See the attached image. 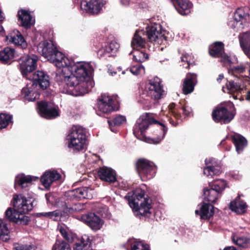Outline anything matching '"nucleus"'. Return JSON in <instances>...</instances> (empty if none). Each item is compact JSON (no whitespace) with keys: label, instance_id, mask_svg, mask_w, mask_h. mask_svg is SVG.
<instances>
[{"label":"nucleus","instance_id":"nucleus-36","mask_svg":"<svg viewBox=\"0 0 250 250\" xmlns=\"http://www.w3.org/2000/svg\"><path fill=\"white\" fill-rule=\"evenodd\" d=\"M18 15L20 24L25 28L30 27L34 23V19L28 11L22 9L19 10Z\"/></svg>","mask_w":250,"mask_h":250},{"label":"nucleus","instance_id":"nucleus-61","mask_svg":"<svg viewBox=\"0 0 250 250\" xmlns=\"http://www.w3.org/2000/svg\"><path fill=\"white\" fill-rule=\"evenodd\" d=\"M111 75L113 76V75L115 74L116 73L115 72H113V73L111 72Z\"/></svg>","mask_w":250,"mask_h":250},{"label":"nucleus","instance_id":"nucleus-40","mask_svg":"<svg viewBox=\"0 0 250 250\" xmlns=\"http://www.w3.org/2000/svg\"><path fill=\"white\" fill-rule=\"evenodd\" d=\"M91 245L90 236L84 234L82 236L81 240L76 243L74 247V250H88Z\"/></svg>","mask_w":250,"mask_h":250},{"label":"nucleus","instance_id":"nucleus-8","mask_svg":"<svg viewBox=\"0 0 250 250\" xmlns=\"http://www.w3.org/2000/svg\"><path fill=\"white\" fill-rule=\"evenodd\" d=\"M235 115L234 106L231 102L218 105L212 113V119L215 122L225 124L229 123Z\"/></svg>","mask_w":250,"mask_h":250},{"label":"nucleus","instance_id":"nucleus-63","mask_svg":"<svg viewBox=\"0 0 250 250\" xmlns=\"http://www.w3.org/2000/svg\"><path fill=\"white\" fill-rule=\"evenodd\" d=\"M122 73H123V74H125V72H124V71H123V72H122Z\"/></svg>","mask_w":250,"mask_h":250},{"label":"nucleus","instance_id":"nucleus-3","mask_svg":"<svg viewBox=\"0 0 250 250\" xmlns=\"http://www.w3.org/2000/svg\"><path fill=\"white\" fill-rule=\"evenodd\" d=\"M61 73L64 81L69 87L70 94L74 96H83L88 93L94 85L93 81H84L65 67Z\"/></svg>","mask_w":250,"mask_h":250},{"label":"nucleus","instance_id":"nucleus-33","mask_svg":"<svg viewBox=\"0 0 250 250\" xmlns=\"http://www.w3.org/2000/svg\"><path fill=\"white\" fill-rule=\"evenodd\" d=\"M6 39L9 42L21 46L22 48H25L27 45L23 37L18 30H14L9 35L6 36Z\"/></svg>","mask_w":250,"mask_h":250},{"label":"nucleus","instance_id":"nucleus-58","mask_svg":"<svg viewBox=\"0 0 250 250\" xmlns=\"http://www.w3.org/2000/svg\"><path fill=\"white\" fill-rule=\"evenodd\" d=\"M223 78H224L223 75V74H220L219 75L218 78L217 79V82L220 83L221 81V80L223 79Z\"/></svg>","mask_w":250,"mask_h":250},{"label":"nucleus","instance_id":"nucleus-16","mask_svg":"<svg viewBox=\"0 0 250 250\" xmlns=\"http://www.w3.org/2000/svg\"><path fill=\"white\" fill-rule=\"evenodd\" d=\"M38 112L43 118L47 119L55 118L60 115L59 109L46 102L42 101L38 103Z\"/></svg>","mask_w":250,"mask_h":250},{"label":"nucleus","instance_id":"nucleus-29","mask_svg":"<svg viewBox=\"0 0 250 250\" xmlns=\"http://www.w3.org/2000/svg\"><path fill=\"white\" fill-rule=\"evenodd\" d=\"M197 82V76L194 73L187 74L183 84V91L185 94L191 93Z\"/></svg>","mask_w":250,"mask_h":250},{"label":"nucleus","instance_id":"nucleus-39","mask_svg":"<svg viewBox=\"0 0 250 250\" xmlns=\"http://www.w3.org/2000/svg\"><path fill=\"white\" fill-rule=\"evenodd\" d=\"M15 50L10 47L5 48L0 51V61L3 63H10L14 57Z\"/></svg>","mask_w":250,"mask_h":250},{"label":"nucleus","instance_id":"nucleus-59","mask_svg":"<svg viewBox=\"0 0 250 250\" xmlns=\"http://www.w3.org/2000/svg\"><path fill=\"white\" fill-rule=\"evenodd\" d=\"M232 177H233V178L235 179H238L240 177V176L239 175H237V176H235L234 175H232Z\"/></svg>","mask_w":250,"mask_h":250},{"label":"nucleus","instance_id":"nucleus-4","mask_svg":"<svg viewBox=\"0 0 250 250\" xmlns=\"http://www.w3.org/2000/svg\"><path fill=\"white\" fill-rule=\"evenodd\" d=\"M145 190L141 188H136L132 193H128L125 198L132 210L136 212V215L149 217L151 213V200L145 197Z\"/></svg>","mask_w":250,"mask_h":250},{"label":"nucleus","instance_id":"nucleus-34","mask_svg":"<svg viewBox=\"0 0 250 250\" xmlns=\"http://www.w3.org/2000/svg\"><path fill=\"white\" fill-rule=\"evenodd\" d=\"M119 47V44L116 42H112L104 47L99 49L98 51V55L101 57L112 56L118 51Z\"/></svg>","mask_w":250,"mask_h":250},{"label":"nucleus","instance_id":"nucleus-2","mask_svg":"<svg viewBox=\"0 0 250 250\" xmlns=\"http://www.w3.org/2000/svg\"><path fill=\"white\" fill-rule=\"evenodd\" d=\"M27 79L30 81L22 89L21 94L26 100L34 101L39 98L38 87L45 89L49 85V76L43 71H37L30 74Z\"/></svg>","mask_w":250,"mask_h":250},{"label":"nucleus","instance_id":"nucleus-14","mask_svg":"<svg viewBox=\"0 0 250 250\" xmlns=\"http://www.w3.org/2000/svg\"><path fill=\"white\" fill-rule=\"evenodd\" d=\"M247 10V8H238L234 13L233 17L229 20V26L236 30L243 29V24L250 20V15L246 12Z\"/></svg>","mask_w":250,"mask_h":250},{"label":"nucleus","instance_id":"nucleus-54","mask_svg":"<svg viewBox=\"0 0 250 250\" xmlns=\"http://www.w3.org/2000/svg\"><path fill=\"white\" fill-rule=\"evenodd\" d=\"M179 111L180 113V117L181 116V113H182L184 115L188 116L190 115V114L191 112V109L188 106L184 105L182 107L179 108Z\"/></svg>","mask_w":250,"mask_h":250},{"label":"nucleus","instance_id":"nucleus-27","mask_svg":"<svg viewBox=\"0 0 250 250\" xmlns=\"http://www.w3.org/2000/svg\"><path fill=\"white\" fill-rule=\"evenodd\" d=\"M98 175L103 181L114 183L116 181V173L114 170L110 167H103L98 170Z\"/></svg>","mask_w":250,"mask_h":250},{"label":"nucleus","instance_id":"nucleus-30","mask_svg":"<svg viewBox=\"0 0 250 250\" xmlns=\"http://www.w3.org/2000/svg\"><path fill=\"white\" fill-rule=\"evenodd\" d=\"M71 201L66 196V192L61 197L58 199L56 201L55 205L62 210L64 213H72L73 211L76 210V207H72Z\"/></svg>","mask_w":250,"mask_h":250},{"label":"nucleus","instance_id":"nucleus-43","mask_svg":"<svg viewBox=\"0 0 250 250\" xmlns=\"http://www.w3.org/2000/svg\"><path fill=\"white\" fill-rule=\"evenodd\" d=\"M128 242L131 246V250H149L148 245L141 241L132 239L129 240Z\"/></svg>","mask_w":250,"mask_h":250},{"label":"nucleus","instance_id":"nucleus-47","mask_svg":"<svg viewBox=\"0 0 250 250\" xmlns=\"http://www.w3.org/2000/svg\"><path fill=\"white\" fill-rule=\"evenodd\" d=\"M12 115L5 113H1L0 114V129L6 127L10 123H12Z\"/></svg>","mask_w":250,"mask_h":250},{"label":"nucleus","instance_id":"nucleus-23","mask_svg":"<svg viewBox=\"0 0 250 250\" xmlns=\"http://www.w3.org/2000/svg\"><path fill=\"white\" fill-rule=\"evenodd\" d=\"M223 44L222 42H215L209 47L210 56L215 57H221V61L229 64L232 63L230 56L223 54Z\"/></svg>","mask_w":250,"mask_h":250},{"label":"nucleus","instance_id":"nucleus-49","mask_svg":"<svg viewBox=\"0 0 250 250\" xmlns=\"http://www.w3.org/2000/svg\"><path fill=\"white\" fill-rule=\"evenodd\" d=\"M148 58V55L143 51L137 49L133 52V60L138 62H143L146 61Z\"/></svg>","mask_w":250,"mask_h":250},{"label":"nucleus","instance_id":"nucleus-52","mask_svg":"<svg viewBox=\"0 0 250 250\" xmlns=\"http://www.w3.org/2000/svg\"><path fill=\"white\" fill-rule=\"evenodd\" d=\"M175 104L172 103L168 106L169 112L175 117L176 118L178 119L180 118L179 115V108L175 107Z\"/></svg>","mask_w":250,"mask_h":250},{"label":"nucleus","instance_id":"nucleus-38","mask_svg":"<svg viewBox=\"0 0 250 250\" xmlns=\"http://www.w3.org/2000/svg\"><path fill=\"white\" fill-rule=\"evenodd\" d=\"M38 179L37 177L20 174L15 178V185H19L21 188H25L31 184L33 181H35Z\"/></svg>","mask_w":250,"mask_h":250},{"label":"nucleus","instance_id":"nucleus-11","mask_svg":"<svg viewBox=\"0 0 250 250\" xmlns=\"http://www.w3.org/2000/svg\"><path fill=\"white\" fill-rule=\"evenodd\" d=\"M136 169L142 181L152 178L156 172L154 164L145 159H141L137 161Z\"/></svg>","mask_w":250,"mask_h":250},{"label":"nucleus","instance_id":"nucleus-31","mask_svg":"<svg viewBox=\"0 0 250 250\" xmlns=\"http://www.w3.org/2000/svg\"><path fill=\"white\" fill-rule=\"evenodd\" d=\"M238 38L241 48L247 57L250 59V31L240 34Z\"/></svg>","mask_w":250,"mask_h":250},{"label":"nucleus","instance_id":"nucleus-50","mask_svg":"<svg viewBox=\"0 0 250 250\" xmlns=\"http://www.w3.org/2000/svg\"><path fill=\"white\" fill-rule=\"evenodd\" d=\"M129 71L135 76L143 75L145 73V68L142 64L139 63L132 66L129 69Z\"/></svg>","mask_w":250,"mask_h":250},{"label":"nucleus","instance_id":"nucleus-37","mask_svg":"<svg viewBox=\"0 0 250 250\" xmlns=\"http://www.w3.org/2000/svg\"><path fill=\"white\" fill-rule=\"evenodd\" d=\"M145 36L144 31L143 30L137 31L135 32L131 42V46L133 48L138 49L145 47L146 41L145 38L143 37Z\"/></svg>","mask_w":250,"mask_h":250},{"label":"nucleus","instance_id":"nucleus-26","mask_svg":"<svg viewBox=\"0 0 250 250\" xmlns=\"http://www.w3.org/2000/svg\"><path fill=\"white\" fill-rule=\"evenodd\" d=\"M173 6L181 15L189 14L192 9L193 4L189 0H172Z\"/></svg>","mask_w":250,"mask_h":250},{"label":"nucleus","instance_id":"nucleus-22","mask_svg":"<svg viewBox=\"0 0 250 250\" xmlns=\"http://www.w3.org/2000/svg\"><path fill=\"white\" fill-rule=\"evenodd\" d=\"M61 178V175L56 170L45 171L41 177L42 185L46 188L49 189L51 185Z\"/></svg>","mask_w":250,"mask_h":250},{"label":"nucleus","instance_id":"nucleus-45","mask_svg":"<svg viewBox=\"0 0 250 250\" xmlns=\"http://www.w3.org/2000/svg\"><path fill=\"white\" fill-rule=\"evenodd\" d=\"M180 62L181 65L185 68H188L194 62L192 55L187 53H183L180 57Z\"/></svg>","mask_w":250,"mask_h":250},{"label":"nucleus","instance_id":"nucleus-7","mask_svg":"<svg viewBox=\"0 0 250 250\" xmlns=\"http://www.w3.org/2000/svg\"><path fill=\"white\" fill-rule=\"evenodd\" d=\"M164 92L158 78L150 80L140 91V99L149 102L151 100H159Z\"/></svg>","mask_w":250,"mask_h":250},{"label":"nucleus","instance_id":"nucleus-9","mask_svg":"<svg viewBox=\"0 0 250 250\" xmlns=\"http://www.w3.org/2000/svg\"><path fill=\"white\" fill-rule=\"evenodd\" d=\"M146 36L150 42L162 44L167 42V39L166 35L167 32L163 30L159 23H151L146 27Z\"/></svg>","mask_w":250,"mask_h":250},{"label":"nucleus","instance_id":"nucleus-25","mask_svg":"<svg viewBox=\"0 0 250 250\" xmlns=\"http://www.w3.org/2000/svg\"><path fill=\"white\" fill-rule=\"evenodd\" d=\"M247 71L250 74V65L248 62L241 63L237 65H231L228 68V73L237 79L243 77V74Z\"/></svg>","mask_w":250,"mask_h":250},{"label":"nucleus","instance_id":"nucleus-24","mask_svg":"<svg viewBox=\"0 0 250 250\" xmlns=\"http://www.w3.org/2000/svg\"><path fill=\"white\" fill-rule=\"evenodd\" d=\"M72 61V60L66 57L62 52L57 51L55 54L51 58L49 61L54 64L57 67L62 68V70H63L65 67H69Z\"/></svg>","mask_w":250,"mask_h":250},{"label":"nucleus","instance_id":"nucleus-60","mask_svg":"<svg viewBox=\"0 0 250 250\" xmlns=\"http://www.w3.org/2000/svg\"><path fill=\"white\" fill-rule=\"evenodd\" d=\"M3 31V27L0 25V32H2Z\"/></svg>","mask_w":250,"mask_h":250},{"label":"nucleus","instance_id":"nucleus-28","mask_svg":"<svg viewBox=\"0 0 250 250\" xmlns=\"http://www.w3.org/2000/svg\"><path fill=\"white\" fill-rule=\"evenodd\" d=\"M214 213V207L208 203H202L199 209L195 210V214L199 215L202 220L209 219Z\"/></svg>","mask_w":250,"mask_h":250},{"label":"nucleus","instance_id":"nucleus-21","mask_svg":"<svg viewBox=\"0 0 250 250\" xmlns=\"http://www.w3.org/2000/svg\"><path fill=\"white\" fill-rule=\"evenodd\" d=\"M105 3V1L104 0H90L88 2L83 1L81 8L89 14H97L101 11Z\"/></svg>","mask_w":250,"mask_h":250},{"label":"nucleus","instance_id":"nucleus-46","mask_svg":"<svg viewBox=\"0 0 250 250\" xmlns=\"http://www.w3.org/2000/svg\"><path fill=\"white\" fill-rule=\"evenodd\" d=\"M39 216H44L58 221L60 220L61 217L62 216V212L59 210H56L53 211L39 213Z\"/></svg>","mask_w":250,"mask_h":250},{"label":"nucleus","instance_id":"nucleus-10","mask_svg":"<svg viewBox=\"0 0 250 250\" xmlns=\"http://www.w3.org/2000/svg\"><path fill=\"white\" fill-rule=\"evenodd\" d=\"M69 66V70L81 78L84 81H93L90 75L94 71L93 67L89 63L84 62H74L72 61Z\"/></svg>","mask_w":250,"mask_h":250},{"label":"nucleus","instance_id":"nucleus-51","mask_svg":"<svg viewBox=\"0 0 250 250\" xmlns=\"http://www.w3.org/2000/svg\"><path fill=\"white\" fill-rule=\"evenodd\" d=\"M232 240L236 245L243 248L246 247L249 243V240L244 237H238L233 236L232 237Z\"/></svg>","mask_w":250,"mask_h":250},{"label":"nucleus","instance_id":"nucleus-15","mask_svg":"<svg viewBox=\"0 0 250 250\" xmlns=\"http://www.w3.org/2000/svg\"><path fill=\"white\" fill-rule=\"evenodd\" d=\"M115 97L107 94H102L97 102V114L101 116L100 112L104 114L111 113L115 110Z\"/></svg>","mask_w":250,"mask_h":250},{"label":"nucleus","instance_id":"nucleus-62","mask_svg":"<svg viewBox=\"0 0 250 250\" xmlns=\"http://www.w3.org/2000/svg\"><path fill=\"white\" fill-rule=\"evenodd\" d=\"M102 216H103V217H106V216H105V215H104L103 214H102Z\"/></svg>","mask_w":250,"mask_h":250},{"label":"nucleus","instance_id":"nucleus-53","mask_svg":"<svg viewBox=\"0 0 250 250\" xmlns=\"http://www.w3.org/2000/svg\"><path fill=\"white\" fill-rule=\"evenodd\" d=\"M59 230L63 237L68 242H72L73 241L72 237L67 232L65 229L62 227H60L59 228Z\"/></svg>","mask_w":250,"mask_h":250},{"label":"nucleus","instance_id":"nucleus-55","mask_svg":"<svg viewBox=\"0 0 250 250\" xmlns=\"http://www.w3.org/2000/svg\"><path fill=\"white\" fill-rule=\"evenodd\" d=\"M16 250H35L33 245H18L15 247Z\"/></svg>","mask_w":250,"mask_h":250},{"label":"nucleus","instance_id":"nucleus-41","mask_svg":"<svg viewBox=\"0 0 250 250\" xmlns=\"http://www.w3.org/2000/svg\"><path fill=\"white\" fill-rule=\"evenodd\" d=\"M233 142L238 153H241L247 145L246 139L242 136L235 135L232 137Z\"/></svg>","mask_w":250,"mask_h":250},{"label":"nucleus","instance_id":"nucleus-42","mask_svg":"<svg viewBox=\"0 0 250 250\" xmlns=\"http://www.w3.org/2000/svg\"><path fill=\"white\" fill-rule=\"evenodd\" d=\"M9 232L8 221L0 219V238L4 241H7L9 239Z\"/></svg>","mask_w":250,"mask_h":250},{"label":"nucleus","instance_id":"nucleus-56","mask_svg":"<svg viewBox=\"0 0 250 250\" xmlns=\"http://www.w3.org/2000/svg\"><path fill=\"white\" fill-rule=\"evenodd\" d=\"M246 100L250 101V90L248 91L246 93Z\"/></svg>","mask_w":250,"mask_h":250},{"label":"nucleus","instance_id":"nucleus-12","mask_svg":"<svg viewBox=\"0 0 250 250\" xmlns=\"http://www.w3.org/2000/svg\"><path fill=\"white\" fill-rule=\"evenodd\" d=\"M226 186V182L222 179L215 180L209 188L204 189V198L209 202H214L220 196Z\"/></svg>","mask_w":250,"mask_h":250},{"label":"nucleus","instance_id":"nucleus-17","mask_svg":"<svg viewBox=\"0 0 250 250\" xmlns=\"http://www.w3.org/2000/svg\"><path fill=\"white\" fill-rule=\"evenodd\" d=\"M81 220L94 231L100 229L104 224V221L95 213L82 215Z\"/></svg>","mask_w":250,"mask_h":250},{"label":"nucleus","instance_id":"nucleus-18","mask_svg":"<svg viewBox=\"0 0 250 250\" xmlns=\"http://www.w3.org/2000/svg\"><path fill=\"white\" fill-rule=\"evenodd\" d=\"M93 190L86 187L78 188L66 192V196L71 201L83 199H91Z\"/></svg>","mask_w":250,"mask_h":250},{"label":"nucleus","instance_id":"nucleus-1","mask_svg":"<svg viewBox=\"0 0 250 250\" xmlns=\"http://www.w3.org/2000/svg\"><path fill=\"white\" fill-rule=\"evenodd\" d=\"M14 209L8 208L5 212L6 218L18 225H26L30 219L26 214L33 208V200L21 195H15L13 199Z\"/></svg>","mask_w":250,"mask_h":250},{"label":"nucleus","instance_id":"nucleus-35","mask_svg":"<svg viewBox=\"0 0 250 250\" xmlns=\"http://www.w3.org/2000/svg\"><path fill=\"white\" fill-rule=\"evenodd\" d=\"M227 88L229 90L230 93H236V95H233L234 99H239L240 101L244 100L242 97L241 92L244 90V87H241L240 83L234 80H230L227 84Z\"/></svg>","mask_w":250,"mask_h":250},{"label":"nucleus","instance_id":"nucleus-32","mask_svg":"<svg viewBox=\"0 0 250 250\" xmlns=\"http://www.w3.org/2000/svg\"><path fill=\"white\" fill-rule=\"evenodd\" d=\"M229 207L231 211L238 214L244 213L248 207L246 203L240 199V195H238L235 200L230 203Z\"/></svg>","mask_w":250,"mask_h":250},{"label":"nucleus","instance_id":"nucleus-44","mask_svg":"<svg viewBox=\"0 0 250 250\" xmlns=\"http://www.w3.org/2000/svg\"><path fill=\"white\" fill-rule=\"evenodd\" d=\"M126 121V118L125 116L122 115H116L112 120H108V123L110 130L113 132H115L116 130L112 129V127L114 126H119L122 124L125 123Z\"/></svg>","mask_w":250,"mask_h":250},{"label":"nucleus","instance_id":"nucleus-5","mask_svg":"<svg viewBox=\"0 0 250 250\" xmlns=\"http://www.w3.org/2000/svg\"><path fill=\"white\" fill-rule=\"evenodd\" d=\"M149 118V115L148 113L142 115L136 121V123L134 126L133 133L139 140L148 143L158 144L164 139L167 131V128L164 123L154 120L153 122L154 123L160 125L162 131V134L157 138L146 137L145 133L150 125Z\"/></svg>","mask_w":250,"mask_h":250},{"label":"nucleus","instance_id":"nucleus-57","mask_svg":"<svg viewBox=\"0 0 250 250\" xmlns=\"http://www.w3.org/2000/svg\"><path fill=\"white\" fill-rule=\"evenodd\" d=\"M224 250H237L236 248L233 246L228 247L225 248Z\"/></svg>","mask_w":250,"mask_h":250},{"label":"nucleus","instance_id":"nucleus-19","mask_svg":"<svg viewBox=\"0 0 250 250\" xmlns=\"http://www.w3.org/2000/svg\"><path fill=\"white\" fill-rule=\"evenodd\" d=\"M206 167L204 169V174L208 177L219 175L221 173V167L219 162L214 158H209L205 161Z\"/></svg>","mask_w":250,"mask_h":250},{"label":"nucleus","instance_id":"nucleus-48","mask_svg":"<svg viewBox=\"0 0 250 250\" xmlns=\"http://www.w3.org/2000/svg\"><path fill=\"white\" fill-rule=\"evenodd\" d=\"M52 250H71L69 245L64 241L57 240Z\"/></svg>","mask_w":250,"mask_h":250},{"label":"nucleus","instance_id":"nucleus-6","mask_svg":"<svg viewBox=\"0 0 250 250\" xmlns=\"http://www.w3.org/2000/svg\"><path fill=\"white\" fill-rule=\"evenodd\" d=\"M68 147L73 151L79 152L86 147V130L79 125L73 126L67 136Z\"/></svg>","mask_w":250,"mask_h":250},{"label":"nucleus","instance_id":"nucleus-20","mask_svg":"<svg viewBox=\"0 0 250 250\" xmlns=\"http://www.w3.org/2000/svg\"><path fill=\"white\" fill-rule=\"evenodd\" d=\"M38 51L48 61L55 54L58 50L53 42L44 41L41 42L37 46Z\"/></svg>","mask_w":250,"mask_h":250},{"label":"nucleus","instance_id":"nucleus-13","mask_svg":"<svg viewBox=\"0 0 250 250\" xmlns=\"http://www.w3.org/2000/svg\"><path fill=\"white\" fill-rule=\"evenodd\" d=\"M38 61V57L34 54L27 55L21 58L20 70L23 77L28 78L36 69Z\"/></svg>","mask_w":250,"mask_h":250}]
</instances>
